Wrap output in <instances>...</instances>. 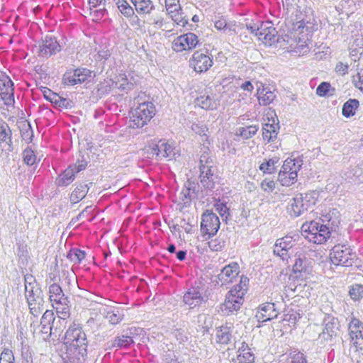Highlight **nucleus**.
Wrapping results in <instances>:
<instances>
[{"instance_id": "1", "label": "nucleus", "mask_w": 363, "mask_h": 363, "mask_svg": "<svg viewBox=\"0 0 363 363\" xmlns=\"http://www.w3.org/2000/svg\"><path fill=\"white\" fill-rule=\"evenodd\" d=\"M88 341L82 328L73 324L65 334V363H84L87 355Z\"/></svg>"}, {"instance_id": "2", "label": "nucleus", "mask_w": 363, "mask_h": 363, "mask_svg": "<svg viewBox=\"0 0 363 363\" xmlns=\"http://www.w3.org/2000/svg\"><path fill=\"white\" fill-rule=\"evenodd\" d=\"M249 286V279L242 275L239 283L235 285L227 293L221 310L226 314L238 311L244 303Z\"/></svg>"}, {"instance_id": "3", "label": "nucleus", "mask_w": 363, "mask_h": 363, "mask_svg": "<svg viewBox=\"0 0 363 363\" xmlns=\"http://www.w3.org/2000/svg\"><path fill=\"white\" fill-rule=\"evenodd\" d=\"M157 108L152 101L139 103L130 111L129 128H142L155 116Z\"/></svg>"}, {"instance_id": "4", "label": "nucleus", "mask_w": 363, "mask_h": 363, "mask_svg": "<svg viewBox=\"0 0 363 363\" xmlns=\"http://www.w3.org/2000/svg\"><path fill=\"white\" fill-rule=\"evenodd\" d=\"M301 230L307 240L316 245L325 244L331 236V231L327 225L315 220L304 223Z\"/></svg>"}, {"instance_id": "5", "label": "nucleus", "mask_w": 363, "mask_h": 363, "mask_svg": "<svg viewBox=\"0 0 363 363\" xmlns=\"http://www.w3.org/2000/svg\"><path fill=\"white\" fill-rule=\"evenodd\" d=\"M49 299L52 306L55 309L58 317L65 320L69 316V307L67 298L65 296L61 286L52 284L49 286Z\"/></svg>"}, {"instance_id": "6", "label": "nucleus", "mask_w": 363, "mask_h": 363, "mask_svg": "<svg viewBox=\"0 0 363 363\" xmlns=\"http://www.w3.org/2000/svg\"><path fill=\"white\" fill-rule=\"evenodd\" d=\"M301 164L294 157L286 158L278 173L277 180L281 186H291L297 182Z\"/></svg>"}, {"instance_id": "7", "label": "nucleus", "mask_w": 363, "mask_h": 363, "mask_svg": "<svg viewBox=\"0 0 363 363\" xmlns=\"http://www.w3.org/2000/svg\"><path fill=\"white\" fill-rule=\"evenodd\" d=\"M356 252L347 245L337 244L330 253L331 262L337 266L351 267L357 260Z\"/></svg>"}, {"instance_id": "8", "label": "nucleus", "mask_w": 363, "mask_h": 363, "mask_svg": "<svg viewBox=\"0 0 363 363\" xmlns=\"http://www.w3.org/2000/svg\"><path fill=\"white\" fill-rule=\"evenodd\" d=\"M263 121V140L267 143L274 141L279 130V120L274 110L271 108H266L264 112Z\"/></svg>"}, {"instance_id": "9", "label": "nucleus", "mask_w": 363, "mask_h": 363, "mask_svg": "<svg viewBox=\"0 0 363 363\" xmlns=\"http://www.w3.org/2000/svg\"><path fill=\"white\" fill-rule=\"evenodd\" d=\"M348 335L350 347L363 356V322L359 318H352L348 324Z\"/></svg>"}, {"instance_id": "10", "label": "nucleus", "mask_w": 363, "mask_h": 363, "mask_svg": "<svg viewBox=\"0 0 363 363\" xmlns=\"http://www.w3.org/2000/svg\"><path fill=\"white\" fill-rule=\"evenodd\" d=\"M341 325L337 318L330 316L325 319L322 332L319 334V340L322 344L334 345L340 335Z\"/></svg>"}, {"instance_id": "11", "label": "nucleus", "mask_w": 363, "mask_h": 363, "mask_svg": "<svg viewBox=\"0 0 363 363\" xmlns=\"http://www.w3.org/2000/svg\"><path fill=\"white\" fill-rule=\"evenodd\" d=\"M199 45V37L194 33L188 32L174 38L171 48L177 53L189 52Z\"/></svg>"}, {"instance_id": "12", "label": "nucleus", "mask_w": 363, "mask_h": 363, "mask_svg": "<svg viewBox=\"0 0 363 363\" xmlns=\"http://www.w3.org/2000/svg\"><path fill=\"white\" fill-rule=\"evenodd\" d=\"M92 72L86 68L77 67L67 69L62 75V84L66 86L82 84L90 80Z\"/></svg>"}, {"instance_id": "13", "label": "nucleus", "mask_w": 363, "mask_h": 363, "mask_svg": "<svg viewBox=\"0 0 363 363\" xmlns=\"http://www.w3.org/2000/svg\"><path fill=\"white\" fill-rule=\"evenodd\" d=\"M250 33L264 45H271L276 39L277 32L272 21H262L259 26H250Z\"/></svg>"}, {"instance_id": "14", "label": "nucleus", "mask_w": 363, "mask_h": 363, "mask_svg": "<svg viewBox=\"0 0 363 363\" xmlns=\"http://www.w3.org/2000/svg\"><path fill=\"white\" fill-rule=\"evenodd\" d=\"M189 65L197 74L206 73L213 65V56L207 52L197 50L189 58Z\"/></svg>"}, {"instance_id": "15", "label": "nucleus", "mask_w": 363, "mask_h": 363, "mask_svg": "<svg viewBox=\"0 0 363 363\" xmlns=\"http://www.w3.org/2000/svg\"><path fill=\"white\" fill-rule=\"evenodd\" d=\"M219 218L211 211L206 210L201 216V233L203 237L210 238L216 235L220 228Z\"/></svg>"}, {"instance_id": "16", "label": "nucleus", "mask_w": 363, "mask_h": 363, "mask_svg": "<svg viewBox=\"0 0 363 363\" xmlns=\"http://www.w3.org/2000/svg\"><path fill=\"white\" fill-rule=\"evenodd\" d=\"M315 205V199L310 194L296 195L291 201L288 211L291 216L297 217Z\"/></svg>"}, {"instance_id": "17", "label": "nucleus", "mask_w": 363, "mask_h": 363, "mask_svg": "<svg viewBox=\"0 0 363 363\" xmlns=\"http://www.w3.org/2000/svg\"><path fill=\"white\" fill-rule=\"evenodd\" d=\"M208 296L203 294L199 288H191L183 296V301L189 309H199L205 306Z\"/></svg>"}, {"instance_id": "18", "label": "nucleus", "mask_w": 363, "mask_h": 363, "mask_svg": "<svg viewBox=\"0 0 363 363\" xmlns=\"http://www.w3.org/2000/svg\"><path fill=\"white\" fill-rule=\"evenodd\" d=\"M294 245V240L291 236H285L277 240L274 253L280 257L283 260L288 261L291 257L289 252Z\"/></svg>"}, {"instance_id": "19", "label": "nucleus", "mask_w": 363, "mask_h": 363, "mask_svg": "<svg viewBox=\"0 0 363 363\" xmlns=\"http://www.w3.org/2000/svg\"><path fill=\"white\" fill-rule=\"evenodd\" d=\"M240 272V266L235 262L225 266L220 274V279L222 281V284L228 285L233 284L238 277Z\"/></svg>"}, {"instance_id": "20", "label": "nucleus", "mask_w": 363, "mask_h": 363, "mask_svg": "<svg viewBox=\"0 0 363 363\" xmlns=\"http://www.w3.org/2000/svg\"><path fill=\"white\" fill-rule=\"evenodd\" d=\"M277 314L274 303L267 302L258 307L255 317L257 321L264 323L277 318Z\"/></svg>"}, {"instance_id": "21", "label": "nucleus", "mask_w": 363, "mask_h": 363, "mask_svg": "<svg viewBox=\"0 0 363 363\" xmlns=\"http://www.w3.org/2000/svg\"><path fill=\"white\" fill-rule=\"evenodd\" d=\"M13 84L8 77L0 78V96L6 105H10L14 101Z\"/></svg>"}, {"instance_id": "22", "label": "nucleus", "mask_w": 363, "mask_h": 363, "mask_svg": "<svg viewBox=\"0 0 363 363\" xmlns=\"http://www.w3.org/2000/svg\"><path fill=\"white\" fill-rule=\"evenodd\" d=\"M60 50V45L55 39L51 36H45L40 46L39 55L43 57H48Z\"/></svg>"}, {"instance_id": "23", "label": "nucleus", "mask_w": 363, "mask_h": 363, "mask_svg": "<svg viewBox=\"0 0 363 363\" xmlns=\"http://www.w3.org/2000/svg\"><path fill=\"white\" fill-rule=\"evenodd\" d=\"M196 104L202 109L209 111L215 110L219 105V101L212 94L203 93L196 99Z\"/></svg>"}, {"instance_id": "24", "label": "nucleus", "mask_w": 363, "mask_h": 363, "mask_svg": "<svg viewBox=\"0 0 363 363\" xmlns=\"http://www.w3.org/2000/svg\"><path fill=\"white\" fill-rule=\"evenodd\" d=\"M152 150L157 156L167 157L173 154L174 148L172 144L164 140H160L157 143H152Z\"/></svg>"}, {"instance_id": "25", "label": "nucleus", "mask_w": 363, "mask_h": 363, "mask_svg": "<svg viewBox=\"0 0 363 363\" xmlns=\"http://www.w3.org/2000/svg\"><path fill=\"white\" fill-rule=\"evenodd\" d=\"M134 6L135 10L140 16L150 14L155 9L153 2L151 0H130Z\"/></svg>"}, {"instance_id": "26", "label": "nucleus", "mask_w": 363, "mask_h": 363, "mask_svg": "<svg viewBox=\"0 0 363 363\" xmlns=\"http://www.w3.org/2000/svg\"><path fill=\"white\" fill-rule=\"evenodd\" d=\"M259 104L262 106L270 104L275 98V94L270 89L264 85L260 86L257 91Z\"/></svg>"}, {"instance_id": "27", "label": "nucleus", "mask_w": 363, "mask_h": 363, "mask_svg": "<svg viewBox=\"0 0 363 363\" xmlns=\"http://www.w3.org/2000/svg\"><path fill=\"white\" fill-rule=\"evenodd\" d=\"M306 11L298 10L296 13V20L291 23V28L289 30L291 34L302 33L304 28L306 26L308 21L305 18Z\"/></svg>"}, {"instance_id": "28", "label": "nucleus", "mask_w": 363, "mask_h": 363, "mask_svg": "<svg viewBox=\"0 0 363 363\" xmlns=\"http://www.w3.org/2000/svg\"><path fill=\"white\" fill-rule=\"evenodd\" d=\"M254 359V354L250 348L243 345L239 348L236 357L233 359V363H253Z\"/></svg>"}, {"instance_id": "29", "label": "nucleus", "mask_w": 363, "mask_h": 363, "mask_svg": "<svg viewBox=\"0 0 363 363\" xmlns=\"http://www.w3.org/2000/svg\"><path fill=\"white\" fill-rule=\"evenodd\" d=\"M280 160L279 157H274L272 158L264 160L259 165V170L265 174H273L277 171V164Z\"/></svg>"}, {"instance_id": "30", "label": "nucleus", "mask_w": 363, "mask_h": 363, "mask_svg": "<svg viewBox=\"0 0 363 363\" xmlns=\"http://www.w3.org/2000/svg\"><path fill=\"white\" fill-rule=\"evenodd\" d=\"M293 273L296 277H301L303 274H311V267L306 263V258L298 257L292 267Z\"/></svg>"}, {"instance_id": "31", "label": "nucleus", "mask_w": 363, "mask_h": 363, "mask_svg": "<svg viewBox=\"0 0 363 363\" xmlns=\"http://www.w3.org/2000/svg\"><path fill=\"white\" fill-rule=\"evenodd\" d=\"M231 331L228 326H220L216 329V341L218 344L228 345L231 340Z\"/></svg>"}, {"instance_id": "32", "label": "nucleus", "mask_w": 363, "mask_h": 363, "mask_svg": "<svg viewBox=\"0 0 363 363\" xmlns=\"http://www.w3.org/2000/svg\"><path fill=\"white\" fill-rule=\"evenodd\" d=\"M359 106V101L355 99H350L342 106V113L345 118H350L355 115Z\"/></svg>"}, {"instance_id": "33", "label": "nucleus", "mask_w": 363, "mask_h": 363, "mask_svg": "<svg viewBox=\"0 0 363 363\" xmlns=\"http://www.w3.org/2000/svg\"><path fill=\"white\" fill-rule=\"evenodd\" d=\"M172 20L178 26L182 27L186 26L188 23V18L184 14L182 7L180 9L170 10L167 12Z\"/></svg>"}, {"instance_id": "34", "label": "nucleus", "mask_w": 363, "mask_h": 363, "mask_svg": "<svg viewBox=\"0 0 363 363\" xmlns=\"http://www.w3.org/2000/svg\"><path fill=\"white\" fill-rule=\"evenodd\" d=\"M42 91L46 100L49 101L52 104H54L58 106L64 105L65 99L61 97L57 93L53 92L51 89L47 87H43Z\"/></svg>"}, {"instance_id": "35", "label": "nucleus", "mask_w": 363, "mask_h": 363, "mask_svg": "<svg viewBox=\"0 0 363 363\" xmlns=\"http://www.w3.org/2000/svg\"><path fill=\"white\" fill-rule=\"evenodd\" d=\"M74 171L73 168L69 167L57 178L58 186H67L74 179Z\"/></svg>"}, {"instance_id": "36", "label": "nucleus", "mask_w": 363, "mask_h": 363, "mask_svg": "<svg viewBox=\"0 0 363 363\" xmlns=\"http://www.w3.org/2000/svg\"><path fill=\"white\" fill-rule=\"evenodd\" d=\"M259 127L257 125H250L240 127L238 129L236 135L244 139H249L253 137L258 131Z\"/></svg>"}, {"instance_id": "37", "label": "nucleus", "mask_w": 363, "mask_h": 363, "mask_svg": "<svg viewBox=\"0 0 363 363\" xmlns=\"http://www.w3.org/2000/svg\"><path fill=\"white\" fill-rule=\"evenodd\" d=\"M117 6L122 14L126 17H131L134 15V10L125 0H117Z\"/></svg>"}, {"instance_id": "38", "label": "nucleus", "mask_w": 363, "mask_h": 363, "mask_svg": "<svg viewBox=\"0 0 363 363\" xmlns=\"http://www.w3.org/2000/svg\"><path fill=\"white\" fill-rule=\"evenodd\" d=\"M86 256L85 252L77 248L70 250L68 253V258L74 263H80L84 259Z\"/></svg>"}, {"instance_id": "39", "label": "nucleus", "mask_w": 363, "mask_h": 363, "mask_svg": "<svg viewBox=\"0 0 363 363\" xmlns=\"http://www.w3.org/2000/svg\"><path fill=\"white\" fill-rule=\"evenodd\" d=\"M86 194V188L84 186L76 187L70 195V201L73 203H77L81 201Z\"/></svg>"}, {"instance_id": "40", "label": "nucleus", "mask_w": 363, "mask_h": 363, "mask_svg": "<svg viewBox=\"0 0 363 363\" xmlns=\"http://www.w3.org/2000/svg\"><path fill=\"white\" fill-rule=\"evenodd\" d=\"M286 363H307V359L303 353L293 352L286 356Z\"/></svg>"}, {"instance_id": "41", "label": "nucleus", "mask_w": 363, "mask_h": 363, "mask_svg": "<svg viewBox=\"0 0 363 363\" xmlns=\"http://www.w3.org/2000/svg\"><path fill=\"white\" fill-rule=\"evenodd\" d=\"M260 187L263 191L269 194L275 190L277 187V183L272 179L265 178L262 181Z\"/></svg>"}, {"instance_id": "42", "label": "nucleus", "mask_w": 363, "mask_h": 363, "mask_svg": "<svg viewBox=\"0 0 363 363\" xmlns=\"http://www.w3.org/2000/svg\"><path fill=\"white\" fill-rule=\"evenodd\" d=\"M11 131L7 124L0 123V144L10 140Z\"/></svg>"}, {"instance_id": "43", "label": "nucleus", "mask_w": 363, "mask_h": 363, "mask_svg": "<svg viewBox=\"0 0 363 363\" xmlns=\"http://www.w3.org/2000/svg\"><path fill=\"white\" fill-rule=\"evenodd\" d=\"M349 294L353 300H359L360 298H363V286L360 284H355L352 286Z\"/></svg>"}, {"instance_id": "44", "label": "nucleus", "mask_w": 363, "mask_h": 363, "mask_svg": "<svg viewBox=\"0 0 363 363\" xmlns=\"http://www.w3.org/2000/svg\"><path fill=\"white\" fill-rule=\"evenodd\" d=\"M214 207L216 211L219 213L220 216L225 217L226 218L229 216V209L225 202L218 200L214 204Z\"/></svg>"}, {"instance_id": "45", "label": "nucleus", "mask_w": 363, "mask_h": 363, "mask_svg": "<svg viewBox=\"0 0 363 363\" xmlns=\"http://www.w3.org/2000/svg\"><path fill=\"white\" fill-rule=\"evenodd\" d=\"M0 363H15L12 350L5 348L0 356Z\"/></svg>"}, {"instance_id": "46", "label": "nucleus", "mask_w": 363, "mask_h": 363, "mask_svg": "<svg viewBox=\"0 0 363 363\" xmlns=\"http://www.w3.org/2000/svg\"><path fill=\"white\" fill-rule=\"evenodd\" d=\"M131 341L132 340L130 337L122 335L121 337H117L116 338H115L113 343V346L118 347H126L128 345H130Z\"/></svg>"}, {"instance_id": "47", "label": "nucleus", "mask_w": 363, "mask_h": 363, "mask_svg": "<svg viewBox=\"0 0 363 363\" xmlns=\"http://www.w3.org/2000/svg\"><path fill=\"white\" fill-rule=\"evenodd\" d=\"M55 320L54 313L52 310H46L41 318V324L44 326L50 325Z\"/></svg>"}, {"instance_id": "48", "label": "nucleus", "mask_w": 363, "mask_h": 363, "mask_svg": "<svg viewBox=\"0 0 363 363\" xmlns=\"http://www.w3.org/2000/svg\"><path fill=\"white\" fill-rule=\"evenodd\" d=\"M23 160L28 165H32L35 162L36 157L31 149L27 148L23 151Z\"/></svg>"}, {"instance_id": "49", "label": "nucleus", "mask_w": 363, "mask_h": 363, "mask_svg": "<svg viewBox=\"0 0 363 363\" xmlns=\"http://www.w3.org/2000/svg\"><path fill=\"white\" fill-rule=\"evenodd\" d=\"M331 85L329 82H323L317 87L316 94L319 96H325L328 94Z\"/></svg>"}, {"instance_id": "50", "label": "nucleus", "mask_w": 363, "mask_h": 363, "mask_svg": "<svg viewBox=\"0 0 363 363\" xmlns=\"http://www.w3.org/2000/svg\"><path fill=\"white\" fill-rule=\"evenodd\" d=\"M106 319L108 322L113 325H116L122 320V315L118 312L109 311L106 315Z\"/></svg>"}, {"instance_id": "51", "label": "nucleus", "mask_w": 363, "mask_h": 363, "mask_svg": "<svg viewBox=\"0 0 363 363\" xmlns=\"http://www.w3.org/2000/svg\"><path fill=\"white\" fill-rule=\"evenodd\" d=\"M164 3L167 12L170 11V10L180 9L181 7L179 0H164Z\"/></svg>"}, {"instance_id": "52", "label": "nucleus", "mask_w": 363, "mask_h": 363, "mask_svg": "<svg viewBox=\"0 0 363 363\" xmlns=\"http://www.w3.org/2000/svg\"><path fill=\"white\" fill-rule=\"evenodd\" d=\"M214 26L218 30H224L227 27L226 20L224 18L220 17L215 21Z\"/></svg>"}, {"instance_id": "53", "label": "nucleus", "mask_w": 363, "mask_h": 363, "mask_svg": "<svg viewBox=\"0 0 363 363\" xmlns=\"http://www.w3.org/2000/svg\"><path fill=\"white\" fill-rule=\"evenodd\" d=\"M26 297L27 298L28 303L29 306H31L34 301H35V294L33 293V290H28V287L26 286Z\"/></svg>"}, {"instance_id": "54", "label": "nucleus", "mask_w": 363, "mask_h": 363, "mask_svg": "<svg viewBox=\"0 0 363 363\" xmlns=\"http://www.w3.org/2000/svg\"><path fill=\"white\" fill-rule=\"evenodd\" d=\"M335 70L337 72H340L342 74H345L348 71V66L347 65L343 64L342 62H339L337 64L335 67Z\"/></svg>"}, {"instance_id": "55", "label": "nucleus", "mask_w": 363, "mask_h": 363, "mask_svg": "<svg viewBox=\"0 0 363 363\" xmlns=\"http://www.w3.org/2000/svg\"><path fill=\"white\" fill-rule=\"evenodd\" d=\"M354 86L363 93V73L358 74V79L354 82Z\"/></svg>"}, {"instance_id": "56", "label": "nucleus", "mask_w": 363, "mask_h": 363, "mask_svg": "<svg viewBox=\"0 0 363 363\" xmlns=\"http://www.w3.org/2000/svg\"><path fill=\"white\" fill-rule=\"evenodd\" d=\"M210 247L215 251L220 250L222 247L220 242L218 240H214L209 243Z\"/></svg>"}, {"instance_id": "57", "label": "nucleus", "mask_w": 363, "mask_h": 363, "mask_svg": "<svg viewBox=\"0 0 363 363\" xmlns=\"http://www.w3.org/2000/svg\"><path fill=\"white\" fill-rule=\"evenodd\" d=\"M241 88L243 90H246V91H250V92H252L254 89L253 85L252 84V83L250 81H246L243 84H242Z\"/></svg>"}, {"instance_id": "58", "label": "nucleus", "mask_w": 363, "mask_h": 363, "mask_svg": "<svg viewBox=\"0 0 363 363\" xmlns=\"http://www.w3.org/2000/svg\"><path fill=\"white\" fill-rule=\"evenodd\" d=\"M186 252L185 251H179L177 253V257L178 259L182 261L185 259V257H186Z\"/></svg>"}, {"instance_id": "59", "label": "nucleus", "mask_w": 363, "mask_h": 363, "mask_svg": "<svg viewBox=\"0 0 363 363\" xmlns=\"http://www.w3.org/2000/svg\"><path fill=\"white\" fill-rule=\"evenodd\" d=\"M213 173L211 172V169H208V170L206 172V176L203 177V179H201V182H203L204 181L205 177L207 179H210L213 177Z\"/></svg>"}, {"instance_id": "60", "label": "nucleus", "mask_w": 363, "mask_h": 363, "mask_svg": "<svg viewBox=\"0 0 363 363\" xmlns=\"http://www.w3.org/2000/svg\"><path fill=\"white\" fill-rule=\"evenodd\" d=\"M102 0H89V4L92 6L96 7Z\"/></svg>"}, {"instance_id": "61", "label": "nucleus", "mask_w": 363, "mask_h": 363, "mask_svg": "<svg viewBox=\"0 0 363 363\" xmlns=\"http://www.w3.org/2000/svg\"><path fill=\"white\" fill-rule=\"evenodd\" d=\"M167 250L170 252V253H174L176 250V247L175 246L173 245V244H171L169 245L168 248H167Z\"/></svg>"}, {"instance_id": "62", "label": "nucleus", "mask_w": 363, "mask_h": 363, "mask_svg": "<svg viewBox=\"0 0 363 363\" xmlns=\"http://www.w3.org/2000/svg\"><path fill=\"white\" fill-rule=\"evenodd\" d=\"M192 21L194 22H198L199 21V17L197 15H194L192 18Z\"/></svg>"}, {"instance_id": "63", "label": "nucleus", "mask_w": 363, "mask_h": 363, "mask_svg": "<svg viewBox=\"0 0 363 363\" xmlns=\"http://www.w3.org/2000/svg\"><path fill=\"white\" fill-rule=\"evenodd\" d=\"M291 315L286 314L285 315L284 320H289L291 318Z\"/></svg>"}]
</instances>
